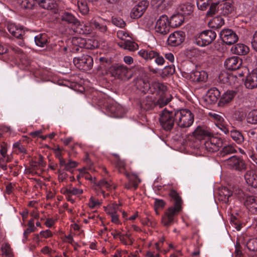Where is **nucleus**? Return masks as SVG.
I'll return each instance as SVG.
<instances>
[{"mask_svg":"<svg viewBox=\"0 0 257 257\" xmlns=\"http://www.w3.org/2000/svg\"><path fill=\"white\" fill-rule=\"evenodd\" d=\"M165 202L163 200L159 199H155L154 206L156 210L163 208L165 206Z\"/></svg>","mask_w":257,"mask_h":257,"instance_id":"obj_60","label":"nucleus"},{"mask_svg":"<svg viewBox=\"0 0 257 257\" xmlns=\"http://www.w3.org/2000/svg\"><path fill=\"white\" fill-rule=\"evenodd\" d=\"M248 248L252 251H257V239H250L247 243Z\"/></svg>","mask_w":257,"mask_h":257,"instance_id":"obj_53","label":"nucleus"},{"mask_svg":"<svg viewBox=\"0 0 257 257\" xmlns=\"http://www.w3.org/2000/svg\"><path fill=\"white\" fill-rule=\"evenodd\" d=\"M2 251L3 254L6 257H13L14 253L10 245L8 243H5L2 246Z\"/></svg>","mask_w":257,"mask_h":257,"instance_id":"obj_44","label":"nucleus"},{"mask_svg":"<svg viewBox=\"0 0 257 257\" xmlns=\"http://www.w3.org/2000/svg\"><path fill=\"white\" fill-rule=\"evenodd\" d=\"M230 136L233 140L238 144H241L244 140L242 134L237 130H233L231 131Z\"/></svg>","mask_w":257,"mask_h":257,"instance_id":"obj_34","label":"nucleus"},{"mask_svg":"<svg viewBox=\"0 0 257 257\" xmlns=\"http://www.w3.org/2000/svg\"><path fill=\"white\" fill-rule=\"evenodd\" d=\"M242 64V60L238 57L233 56L227 58L224 62L226 69L235 70L239 69Z\"/></svg>","mask_w":257,"mask_h":257,"instance_id":"obj_17","label":"nucleus"},{"mask_svg":"<svg viewBox=\"0 0 257 257\" xmlns=\"http://www.w3.org/2000/svg\"><path fill=\"white\" fill-rule=\"evenodd\" d=\"M77 6L80 12L82 15H86L89 11L87 2L84 0H78L77 1Z\"/></svg>","mask_w":257,"mask_h":257,"instance_id":"obj_39","label":"nucleus"},{"mask_svg":"<svg viewBox=\"0 0 257 257\" xmlns=\"http://www.w3.org/2000/svg\"><path fill=\"white\" fill-rule=\"evenodd\" d=\"M72 42L75 45L87 49H93L98 47V41L94 38L87 39L75 37L72 39Z\"/></svg>","mask_w":257,"mask_h":257,"instance_id":"obj_8","label":"nucleus"},{"mask_svg":"<svg viewBox=\"0 0 257 257\" xmlns=\"http://www.w3.org/2000/svg\"><path fill=\"white\" fill-rule=\"evenodd\" d=\"M222 145V140L218 137H210L204 143L205 149L210 152H215L219 150Z\"/></svg>","mask_w":257,"mask_h":257,"instance_id":"obj_11","label":"nucleus"},{"mask_svg":"<svg viewBox=\"0 0 257 257\" xmlns=\"http://www.w3.org/2000/svg\"><path fill=\"white\" fill-rule=\"evenodd\" d=\"M251 45L253 49L257 51V31L253 35L251 41Z\"/></svg>","mask_w":257,"mask_h":257,"instance_id":"obj_64","label":"nucleus"},{"mask_svg":"<svg viewBox=\"0 0 257 257\" xmlns=\"http://www.w3.org/2000/svg\"><path fill=\"white\" fill-rule=\"evenodd\" d=\"M175 122L181 128H187L192 125L194 120V115L187 109H182L175 112Z\"/></svg>","mask_w":257,"mask_h":257,"instance_id":"obj_2","label":"nucleus"},{"mask_svg":"<svg viewBox=\"0 0 257 257\" xmlns=\"http://www.w3.org/2000/svg\"><path fill=\"white\" fill-rule=\"evenodd\" d=\"M220 14L223 16H228L234 11L233 5L230 3H225L219 6Z\"/></svg>","mask_w":257,"mask_h":257,"instance_id":"obj_28","label":"nucleus"},{"mask_svg":"<svg viewBox=\"0 0 257 257\" xmlns=\"http://www.w3.org/2000/svg\"><path fill=\"white\" fill-rule=\"evenodd\" d=\"M115 157V163L116 167L118 168L120 172H122L125 169V162L124 160L120 159L119 156L116 154H114Z\"/></svg>","mask_w":257,"mask_h":257,"instance_id":"obj_45","label":"nucleus"},{"mask_svg":"<svg viewBox=\"0 0 257 257\" xmlns=\"http://www.w3.org/2000/svg\"><path fill=\"white\" fill-rule=\"evenodd\" d=\"M185 36V33L182 31L174 32L168 38V45L172 46L179 45L184 41Z\"/></svg>","mask_w":257,"mask_h":257,"instance_id":"obj_14","label":"nucleus"},{"mask_svg":"<svg viewBox=\"0 0 257 257\" xmlns=\"http://www.w3.org/2000/svg\"><path fill=\"white\" fill-rule=\"evenodd\" d=\"M77 165V163L75 161L70 160L67 163H66L65 169L67 171H70L71 169L75 168Z\"/></svg>","mask_w":257,"mask_h":257,"instance_id":"obj_63","label":"nucleus"},{"mask_svg":"<svg viewBox=\"0 0 257 257\" xmlns=\"http://www.w3.org/2000/svg\"><path fill=\"white\" fill-rule=\"evenodd\" d=\"M60 192L63 195H68L69 194L71 195H80L83 193V190L76 187H73L71 185L69 188L63 187Z\"/></svg>","mask_w":257,"mask_h":257,"instance_id":"obj_29","label":"nucleus"},{"mask_svg":"<svg viewBox=\"0 0 257 257\" xmlns=\"http://www.w3.org/2000/svg\"><path fill=\"white\" fill-rule=\"evenodd\" d=\"M101 205V202L93 197H91L89 200L88 205L91 209L97 208Z\"/></svg>","mask_w":257,"mask_h":257,"instance_id":"obj_47","label":"nucleus"},{"mask_svg":"<svg viewBox=\"0 0 257 257\" xmlns=\"http://www.w3.org/2000/svg\"><path fill=\"white\" fill-rule=\"evenodd\" d=\"M118 45L120 47L130 51H134L138 49V45L137 43L128 40L125 42L118 43Z\"/></svg>","mask_w":257,"mask_h":257,"instance_id":"obj_31","label":"nucleus"},{"mask_svg":"<svg viewBox=\"0 0 257 257\" xmlns=\"http://www.w3.org/2000/svg\"><path fill=\"white\" fill-rule=\"evenodd\" d=\"M107 109L115 116H119L121 110V106L115 103L108 106Z\"/></svg>","mask_w":257,"mask_h":257,"instance_id":"obj_41","label":"nucleus"},{"mask_svg":"<svg viewBox=\"0 0 257 257\" xmlns=\"http://www.w3.org/2000/svg\"><path fill=\"white\" fill-rule=\"evenodd\" d=\"M112 22L114 25L120 28H123L126 25L124 21L119 18H113Z\"/></svg>","mask_w":257,"mask_h":257,"instance_id":"obj_57","label":"nucleus"},{"mask_svg":"<svg viewBox=\"0 0 257 257\" xmlns=\"http://www.w3.org/2000/svg\"><path fill=\"white\" fill-rule=\"evenodd\" d=\"M62 21H65L68 23L76 24L78 23L77 20L71 13L64 12L61 16Z\"/></svg>","mask_w":257,"mask_h":257,"instance_id":"obj_33","label":"nucleus"},{"mask_svg":"<svg viewBox=\"0 0 257 257\" xmlns=\"http://www.w3.org/2000/svg\"><path fill=\"white\" fill-rule=\"evenodd\" d=\"M246 120L248 123L257 124V109L252 110L248 113Z\"/></svg>","mask_w":257,"mask_h":257,"instance_id":"obj_43","label":"nucleus"},{"mask_svg":"<svg viewBox=\"0 0 257 257\" xmlns=\"http://www.w3.org/2000/svg\"><path fill=\"white\" fill-rule=\"evenodd\" d=\"M117 37L122 42L127 40V38H130L128 33L124 30H120L117 31Z\"/></svg>","mask_w":257,"mask_h":257,"instance_id":"obj_48","label":"nucleus"},{"mask_svg":"<svg viewBox=\"0 0 257 257\" xmlns=\"http://www.w3.org/2000/svg\"><path fill=\"white\" fill-rule=\"evenodd\" d=\"M224 24V21L221 17H216L210 22L211 26L215 29L221 28Z\"/></svg>","mask_w":257,"mask_h":257,"instance_id":"obj_42","label":"nucleus"},{"mask_svg":"<svg viewBox=\"0 0 257 257\" xmlns=\"http://www.w3.org/2000/svg\"><path fill=\"white\" fill-rule=\"evenodd\" d=\"M13 148L18 149L20 152L24 154L27 153V150L25 148L21 145L20 142H17L13 144Z\"/></svg>","mask_w":257,"mask_h":257,"instance_id":"obj_62","label":"nucleus"},{"mask_svg":"<svg viewBox=\"0 0 257 257\" xmlns=\"http://www.w3.org/2000/svg\"><path fill=\"white\" fill-rule=\"evenodd\" d=\"M211 0H197V6L199 10L204 11L208 6Z\"/></svg>","mask_w":257,"mask_h":257,"instance_id":"obj_49","label":"nucleus"},{"mask_svg":"<svg viewBox=\"0 0 257 257\" xmlns=\"http://www.w3.org/2000/svg\"><path fill=\"white\" fill-rule=\"evenodd\" d=\"M237 152L235 147L231 145L224 146L222 149L220 151V156L224 157L228 155L235 153Z\"/></svg>","mask_w":257,"mask_h":257,"instance_id":"obj_36","label":"nucleus"},{"mask_svg":"<svg viewBox=\"0 0 257 257\" xmlns=\"http://www.w3.org/2000/svg\"><path fill=\"white\" fill-rule=\"evenodd\" d=\"M178 11L183 16H189L193 12L194 6L190 3L181 4L179 5Z\"/></svg>","mask_w":257,"mask_h":257,"instance_id":"obj_22","label":"nucleus"},{"mask_svg":"<svg viewBox=\"0 0 257 257\" xmlns=\"http://www.w3.org/2000/svg\"><path fill=\"white\" fill-rule=\"evenodd\" d=\"M130 180L135 189H137L139 183L141 182V180L136 176H132L130 178Z\"/></svg>","mask_w":257,"mask_h":257,"instance_id":"obj_61","label":"nucleus"},{"mask_svg":"<svg viewBox=\"0 0 257 257\" xmlns=\"http://www.w3.org/2000/svg\"><path fill=\"white\" fill-rule=\"evenodd\" d=\"M149 5V3L147 1H142L136 5L132 10L131 12V17L133 19H138L141 17Z\"/></svg>","mask_w":257,"mask_h":257,"instance_id":"obj_12","label":"nucleus"},{"mask_svg":"<svg viewBox=\"0 0 257 257\" xmlns=\"http://www.w3.org/2000/svg\"><path fill=\"white\" fill-rule=\"evenodd\" d=\"M209 115L214 120L217 121V123L222 122L224 120L223 117L219 114L215 112H210L209 113Z\"/></svg>","mask_w":257,"mask_h":257,"instance_id":"obj_58","label":"nucleus"},{"mask_svg":"<svg viewBox=\"0 0 257 257\" xmlns=\"http://www.w3.org/2000/svg\"><path fill=\"white\" fill-rule=\"evenodd\" d=\"M220 93L218 89L213 87L210 89L203 97V101L206 105L214 104L218 100Z\"/></svg>","mask_w":257,"mask_h":257,"instance_id":"obj_15","label":"nucleus"},{"mask_svg":"<svg viewBox=\"0 0 257 257\" xmlns=\"http://www.w3.org/2000/svg\"><path fill=\"white\" fill-rule=\"evenodd\" d=\"M211 133L207 129L198 126L193 132V136L196 139L201 140L206 137H210Z\"/></svg>","mask_w":257,"mask_h":257,"instance_id":"obj_27","label":"nucleus"},{"mask_svg":"<svg viewBox=\"0 0 257 257\" xmlns=\"http://www.w3.org/2000/svg\"><path fill=\"white\" fill-rule=\"evenodd\" d=\"M53 233L49 229L41 231L39 234L36 235L37 238H39V236L44 238H48L51 237Z\"/></svg>","mask_w":257,"mask_h":257,"instance_id":"obj_50","label":"nucleus"},{"mask_svg":"<svg viewBox=\"0 0 257 257\" xmlns=\"http://www.w3.org/2000/svg\"><path fill=\"white\" fill-rule=\"evenodd\" d=\"M22 8L32 9L34 6V0H17Z\"/></svg>","mask_w":257,"mask_h":257,"instance_id":"obj_46","label":"nucleus"},{"mask_svg":"<svg viewBox=\"0 0 257 257\" xmlns=\"http://www.w3.org/2000/svg\"><path fill=\"white\" fill-rule=\"evenodd\" d=\"M154 87L158 90V95H159L157 105L162 107L167 104L172 99V96L169 92L167 91V87L162 83H155Z\"/></svg>","mask_w":257,"mask_h":257,"instance_id":"obj_3","label":"nucleus"},{"mask_svg":"<svg viewBox=\"0 0 257 257\" xmlns=\"http://www.w3.org/2000/svg\"><path fill=\"white\" fill-rule=\"evenodd\" d=\"M73 63L79 69L88 71L92 68L93 60L90 56L83 54L81 56L74 58Z\"/></svg>","mask_w":257,"mask_h":257,"instance_id":"obj_4","label":"nucleus"},{"mask_svg":"<svg viewBox=\"0 0 257 257\" xmlns=\"http://www.w3.org/2000/svg\"><path fill=\"white\" fill-rule=\"evenodd\" d=\"M175 69L174 66L169 65L166 66L163 70L162 74L165 75H172L175 73Z\"/></svg>","mask_w":257,"mask_h":257,"instance_id":"obj_54","label":"nucleus"},{"mask_svg":"<svg viewBox=\"0 0 257 257\" xmlns=\"http://www.w3.org/2000/svg\"><path fill=\"white\" fill-rule=\"evenodd\" d=\"M244 205L252 213L257 212V197L254 196L246 197Z\"/></svg>","mask_w":257,"mask_h":257,"instance_id":"obj_21","label":"nucleus"},{"mask_svg":"<svg viewBox=\"0 0 257 257\" xmlns=\"http://www.w3.org/2000/svg\"><path fill=\"white\" fill-rule=\"evenodd\" d=\"M223 164L229 169L239 171L244 170L246 168L245 161L241 158L236 156H232L224 160Z\"/></svg>","mask_w":257,"mask_h":257,"instance_id":"obj_5","label":"nucleus"},{"mask_svg":"<svg viewBox=\"0 0 257 257\" xmlns=\"http://www.w3.org/2000/svg\"><path fill=\"white\" fill-rule=\"evenodd\" d=\"M246 182L250 186L257 188V172L254 170H248L244 175Z\"/></svg>","mask_w":257,"mask_h":257,"instance_id":"obj_20","label":"nucleus"},{"mask_svg":"<svg viewBox=\"0 0 257 257\" xmlns=\"http://www.w3.org/2000/svg\"><path fill=\"white\" fill-rule=\"evenodd\" d=\"M244 85L247 89H252L257 88V67L246 76Z\"/></svg>","mask_w":257,"mask_h":257,"instance_id":"obj_16","label":"nucleus"},{"mask_svg":"<svg viewBox=\"0 0 257 257\" xmlns=\"http://www.w3.org/2000/svg\"><path fill=\"white\" fill-rule=\"evenodd\" d=\"M170 27L168 17L165 15H163L157 20L155 29L156 32L162 35H166L169 32Z\"/></svg>","mask_w":257,"mask_h":257,"instance_id":"obj_9","label":"nucleus"},{"mask_svg":"<svg viewBox=\"0 0 257 257\" xmlns=\"http://www.w3.org/2000/svg\"><path fill=\"white\" fill-rule=\"evenodd\" d=\"M115 74L120 77L126 76L128 72V69L124 65H119L115 67Z\"/></svg>","mask_w":257,"mask_h":257,"instance_id":"obj_38","label":"nucleus"},{"mask_svg":"<svg viewBox=\"0 0 257 257\" xmlns=\"http://www.w3.org/2000/svg\"><path fill=\"white\" fill-rule=\"evenodd\" d=\"M235 92L234 91H227L221 96L219 102L220 106H223L230 102L234 98Z\"/></svg>","mask_w":257,"mask_h":257,"instance_id":"obj_25","label":"nucleus"},{"mask_svg":"<svg viewBox=\"0 0 257 257\" xmlns=\"http://www.w3.org/2000/svg\"><path fill=\"white\" fill-rule=\"evenodd\" d=\"M234 115L237 120L241 121L245 118V114L243 109L239 108L235 111Z\"/></svg>","mask_w":257,"mask_h":257,"instance_id":"obj_56","label":"nucleus"},{"mask_svg":"<svg viewBox=\"0 0 257 257\" xmlns=\"http://www.w3.org/2000/svg\"><path fill=\"white\" fill-rule=\"evenodd\" d=\"M153 103L152 102V100H151V99L144 100L141 103L142 108H143L146 110L151 109L153 107Z\"/></svg>","mask_w":257,"mask_h":257,"instance_id":"obj_59","label":"nucleus"},{"mask_svg":"<svg viewBox=\"0 0 257 257\" xmlns=\"http://www.w3.org/2000/svg\"><path fill=\"white\" fill-rule=\"evenodd\" d=\"M232 52L239 55H246L249 52L248 47L243 44H237L232 48Z\"/></svg>","mask_w":257,"mask_h":257,"instance_id":"obj_30","label":"nucleus"},{"mask_svg":"<svg viewBox=\"0 0 257 257\" xmlns=\"http://www.w3.org/2000/svg\"><path fill=\"white\" fill-rule=\"evenodd\" d=\"M219 6H218V3L212 4L209 8V11L207 13L208 16H213L215 15L216 12L219 10Z\"/></svg>","mask_w":257,"mask_h":257,"instance_id":"obj_52","label":"nucleus"},{"mask_svg":"<svg viewBox=\"0 0 257 257\" xmlns=\"http://www.w3.org/2000/svg\"><path fill=\"white\" fill-rule=\"evenodd\" d=\"M170 196L174 200V205L169 207L162 217V223L165 226H169L174 223V217L181 211L182 200L178 193L174 190H171Z\"/></svg>","mask_w":257,"mask_h":257,"instance_id":"obj_1","label":"nucleus"},{"mask_svg":"<svg viewBox=\"0 0 257 257\" xmlns=\"http://www.w3.org/2000/svg\"><path fill=\"white\" fill-rule=\"evenodd\" d=\"M184 20V16L178 12V14L172 15L169 20L170 26L177 28L181 26Z\"/></svg>","mask_w":257,"mask_h":257,"instance_id":"obj_24","label":"nucleus"},{"mask_svg":"<svg viewBox=\"0 0 257 257\" xmlns=\"http://www.w3.org/2000/svg\"><path fill=\"white\" fill-rule=\"evenodd\" d=\"M121 204L117 203H112L104 207L105 212L109 215L116 214L117 212L119 210V206Z\"/></svg>","mask_w":257,"mask_h":257,"instance_id":"obj_37","label":"nucleus"},{"mask_svg":"<svg viewBox=\"0 0 257 257\" xmlns=\"http://www.w3.org/2000/svg\"><path fill=\"white\" fill-rule=\"evenodd\" d=\"M97 186L98 190H100L101 193L103 194V196L105 197L104 189L106 190H110L112 188L114 187L112 186V182L110 181H107L105 180H101L97 183Z\"/></svg>","mask_w":257,"mask_h":257,"instance_id":"obj_26","label":"nucleus"},{"mask_svg":"<svg viewBox=\"0 0 257 257\" xmlns=\"http://www.w3.org/2000/svg\"><path fill=\"white\" fill-rule=\"evenodd\" d=\"M35 42L38 46L43 47L47 43V37L45 34H39L35 37Z\"/></svg>","mask_w":257,"mask_h":257,"instance_id":"obj_35","label":"nucleus"},{"mask_svg":"<svg viewBox=\"0 0 257 257\" xmlns=\"http://www.w3.org/2000/svg\"><path fill=\"white\" fill-rule=\"evenodd\" d=\"M138 84L140 86V89L143 88V91H145L150 88V83L144 80H139L137 82Z\"/></svg>","mask_w":257,"mask_h":257,"instance_id":"obj_55","label":"nucleus"},{"mask_svg":"<svg viewBox=\"0 0 257 257\" xmlns=\"http://www.w3.org/2000/svg\"><path fill=\"white\" fill-rule=\"evenodd\" d=\"M232 195V192L227 187L223 188L219 192L220 199L225 203H228L229 198Z\"/></svg>","mask_w":257,"mask_h":257,"instance_id":"obj_32","label":"nucleus"},{"mask_svg":"<svg viewBox=\"0 0 257 257\" xmlns=\"http://www.w3.org/2000/svg\"><path fill=\"white\" fill-rule=\"evenodd\" d=\"M39 6L47 10H51L59 6L62 3L61 0H34Z\"/></svg>","mask_w":257,"mask_h":257,"instance_id":"obj_19","label":"nucleus"},{"mask_svg":"<svg viewBox=\"0 0 257 257\" xmlns=\"http://www.w3.org/2000/svg\"><path fill=\"white\" fill-rule=\"evenodd\" d=\"M221 40L226 44L230 45L236 43L238 37L235 32L230 29H224L219 34Z\"/></svg>","mask_w":257,"mask_h":257,"instance_id":"obj_10","label":"nucleus"},{"mask_svg":"<svg viewBox=\"0 0 257 257\" xmlns=\"http://www.w3.org/2000/svg\"><path fill=\"white\" fill-rule=\"evenodd\" d=\"M216 34L212 30L204 31L200 33L196 38V43L200 46H205L211 44L216 38Z\"/></svg>","mask_w":257,"mask_h":257,"instance_id":"obj_7","label":"nucleus"},{"mask_svg":"<svg viewBox=\"0 0 257 257\" xmlns=\"http://www.w3.org/2000/svg\"><path fill=\"white\" fill-rule=\"evenodd\" d=\"M7 29L13 36L17 38H20L24 33L23 28L15 24L9 23L7 25Z\"/></svg>","mask_w":257,"mask_h":257,"instance_id":"obj_23","label":"nucleus"},{"mask_svg":"<svg viewBox=\"0 0 257 257\" xmlns=\"http://www.w3.org/2000/svg\"><path fill=\"white\" fill-rule=\"evenodd\" d=\"M190 79L196 83L205 82L208 79V74L205 71H192L190 74Z\"/></svg>","mask_w":257,"mask_h":257,"instance_id":"obj_18","label":"nucleus"},{"mask_svg":"<svg viewBox=\"0 0 257 257\" xmlns=\"http://www.w3.org/2000/svg\"><path fill=\"white\" fill-rule=\"evenodd\" d=\"M175 121V113L166 109L163 111L160 117V122L165 130H171L174 125Z\"/></svg>","mask_w":257,"mask_h":257,"instance_id":"obj_6","label":"nucleus"},{"mask_svg":"<svg viewBox=\"0 0 257 257\" xmlns=\"http://www.w3.org/2000/svg\"><path fill=\"white\" fill-rule=\"evenodd\" d=\"M91 24L99 33L104 34L108 31L107 25L109 23L101 18L92 19Z\"/></svg>","mask_w":257,"mask_h":257,"instance_id":"obj_13","label":"nucleus"},{"mask_svg":"<svg viewBox=\"0 0 257 257\" xmlns=\"http://www.w3.org/2000/svg\"><path fill=\"white\" fill-rule=\"evenodd\" d=\"M152 3L156 7L165 9L172 5L173 0H152Z\"/></svg>","mask_w":257,"mask_h":257,"instance_id":"obj_40","label":"nucleus"},{"mask_svg":"<svg viewBox=\"0 0 257 257\" xmlns=\"http://www.w3.org/2000/svg\"><path fill=\"white\" fill-rule=\"evenodd\" d=\"M236 81L237 77L236 75L234 74H226V83L232 85L235 84Z\"/></svg>","mask_w":257,"mask_h":257,"instance_id":"obj_51","label":"nucleus"}]
</instances>
